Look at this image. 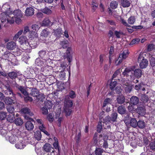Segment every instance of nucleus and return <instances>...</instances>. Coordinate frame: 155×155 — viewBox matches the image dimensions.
<instances>
[{"label": "nucleus", "mask_w": 155, "mask_h": 155, "mask_svg": "<svg viewBox=\"0 0 155 155\" xmlns=\"http://www.w3.org/2000/svg\"><path fill=\"white\" fill-rule=\"evenodd\" d=\"M133 69L131 67L126 68L123 73V74L124 76H126L129 81H132L134 80L135 78H140L142 75V70L139 68L135 69L134 71Z\"/></svg>", "instance_id": "f257e3e1"}, {"label": "nucleus", "mask_w": 155, "mask_h": 155, "mask_svg": "<svg viewBox=\"0 0 155 155\" xmlns=\"http://www.w3.org/2000/svg\"><path fill=\"white\" fill-rule=\"evenodd\" d=\"M13 15L14 16L12 17V18H13L12 19L14 20V23L15 21L17 24H19L21 21L22 20L21 18L22 17V13L21 10H15L13 12Z\"/></svg>", "instance_id": "f03ea898"}, {"label": "nucleus", "mask_w": 155, "mask_h": 155, "mask_svg": "<svg viewBox=\"0 0 155 155\" xmlns=\"http://www.w3.org/2000/svg\"><path fill=\"white\" fill-rule=\"evenodd\" d=\"M11 13L3 12L1 14V21L2 22H7L10 24L14 23L13 18H11L9 15Z\"/></svg>", "instance_id": "7ed1b4c3"}, {"label": "nucleus", "mask_w": 155, "mask_h": 155, "mask_svg": "<svg viewBox=\"0 0 155 155\" xmlns=\"http://www.w3.org/2000/svg\"><path fill=\"white\" fill-rule=\"evenodd\" d=\"M143 55V54L140 53L138 58V61L140 62V67L142 69L146 68L148 64L147 60L144 58Z\"/></svg>", "instance_id": "20e7f679"}, {"label": "nucleus", "mask_w": 155, "mask_h": 155, "mask_svg": "<svg viewBox=\"0 0 155 155\" xmlns=\"http://www.w3.org/2000/svg\"><path fill=\"white\" fill-rule=\"evenodd\" d=\"M38 40H36V39H31L30 41V42L29 43V46H27V48H23V50H24L26 52H31V49H29L30 47L31 48H34L36 47L37 45V41Z\"/></svg>", "instance_id": "39448f33"}, {"label": "nucleus", "mask_w": 155, "mask_h": 155, "mask_svg": "<svg viewBox=\"0 0 155 155\" xmlns=\"http://www.w3.org/2000/svg\"><path fill=\"white\" fill-rule=\"evenodd\" d=\"M18 41L21 45V47L23 49V48H27L28 46L29 43L28 42V39L26 37L24 36L20 37L18 39Z\"/></svg>", "instance_id": "423d86ee"}, {"label": "nucleus", "mask_w": 155, "mask_h": 155, "mask_svg": "<svg viewBox=\"0 0 155 155\" xmlns=\"http://www.w3.org/2000/svg\"><path fill=\"white\" fill-rule=\"evenodd\" d=\"M8 135L5 137V138L6 139L8 140L11 143L14 144L16 141L19 139L17 136L11 134L10 132H8Z\"/></svg>", "instance_id": "0eeeda50"}, {"label": "nucleus", "mask_w": 155, "mask_h": 155, "mask_svg": "<svg viewBox=\"0 0 155 155\" xmlns=\"http://www.w3.org/2000/svg\"><path fill=\"white\" fill-rule=\"evenodd\" d=\"M45 106L42 108V113L43 114L46 115L48 113V109H50L52 107V104L50 101L45 102Z\"/></svg>", "instance_id": "6e6552de"}, {"label": "nucleus", "mask_w": 155, "mask_h": 155, "mask_svg": "<svg viewBox=\"0 0 155 155\" xmlns=\"http://www.w3.org/2000/svg\"><path fill=\"white\" fill-rule=\"evenodd\" d=\"M125 78L123 79L121 81L122 84L123 85V87L124 88L125 91L127 92H130L131 90L132 86L127 82V81L124 80Z\"/></svg>", "instance_id": "1a4fd4ad"}, {"label": "nucleus", "mask_w": 155, "mask_h": 155, "mask_svg": "<svg viewBox=\"0 0 155 155\" xmlns=\"http://www.w3.org/2000/svg\"><path fill=\"white\" fill-rule=\"evenodd\" d=\"M19 140V141L15 144V147L18 149H23L26 146L25 141L22 138Z\"/></svg>", "instance_id": "9d476101"}, {"label": "nucleus", "mask_w": 155, "mask_h": 155, "mask_svg": "<svg viewBox=\"0 0 155 155\" xmlns=\"http://www.w3.org/2000/svg\"><path fill=\"white\" fill-rule=\"evenodd\" d=\"M66 68V66L64 65L61 64L60 66H58L57 68H59V70L58 72H60L59 74L60 77L61 79H63L65 76V73L63 71Z\"/></svg>", "instance_id": "9b49d317"}, {"label": "nucleus", "mask_w": 155, "mask_h": 155, "mask_svg": "<svg viewBox=\"0 0 155 155\" xmlns=\"http://www.w3.org/2000/svg\"><path fill=\"white\" fill-rule=\"evenodd\" d=\"M44 150L48 153H50L51 151L52 152V150L53 151L54 153L53 148L52 147L50 144L48 143H46L45 144L43 147Z\"/></svg>", "instance_id": "f8f14e48"}, {"label": "nucleus", "mask_w": 155, "mask_h": 155, "mask_svg": "<svg viewBox=\"0 0 155 155\" xmlns=\"http://www.w3.org/2000/svg\"><path fill=\"white\" fill-rule=\"evenodd\" d=\"M6 47L8 50H12L16 48V44L13 41L9 42L7 44Z\"/></svg>", "instance_id": "ddd939ff"}, {"label": "nucleus", "mask_w": 155, "mask_h": 155, "mask_svg": "<svg viewBox=\"0 0 155 155\" xmlns=\"http://www.w3.org/2000/svg\"><path fill=\"white\" fill-rule=\"evenodd\" d=\"M2 10L3 12L8 13H12V12L10 10V7L8 3H6L2 7Z\"/></svg>", "instance_id": "4468645a"}, {"label": "nucleus", "mask_w": 155, "mask_h": 155, "mask_svg": "<svg viewBox=\"0 0 155 155\" xmlns=\"http://www.w3.org/2000/svg\"><path fill=\"white\" fill-rule=\"evenodd\" d=\"M16 87L25 96H27L28 95V93L25 87L22 86H19L18 84L16 86Z\"/></svg>", "instance_id": "2eb2a0df"}, {"label": "nucleus", "mask_w": 155, "mask_h": 155, "mask_svg": "<svg viewBox=\"0 0 155 155\" xmlns=\"http://www.w3.org/2000/svg\"><path fill=\"white\" fill-rule=\"evenodd\" d=\"M34 9L32 7L28 8H26L25 11V15L27 16H30L33 15L34 14Z\"/></svg>", "instance_id": "dca6fc26"}, {"label": "nucleus", "mask_w": 155, "mask_h": 155, "mask_svg": "<svg viewBox=\"0 0 155 155\" xmlns=\"http://www.w3.org/2000/svg\"><path fill=\"white\" fill-rule=\"evenodd\" d=\"M21 112L22 113L28 114L30 116H32L34 115L33 113L27 107H25L22 109Z\"/></svg>", "instance_id": "f3484780"}, {"label": "nucleus", "mask_w": 155, "mask_h": 155, "mask_svg": "<svg viewBox=\"0 0 155 155\" xmlns=\"http://www.w3.org/2000/svg\"><path fill=\"white\" fill-rule=\"evenodd\" d=\"M71 50V49L70 47L67 48L66 52L64 56L65 58H67L68 59V61L70 62H71V56L70 53Z\"/></svg>", "instance_id": "a211bd4d"}, {"label": "nucleus", "mask_w": 155, "mask_h": 155, "mask_svg": "<svg viewBox=\"0 0 155 155\" xmlns=\"http://www.w3.org/2000/svg\"><path fill=\"white\" fill-rule=\"evenodd\" d=\"M26 129L28 130H33L34 126L33 124L30 121H27L25 124Z\"/></svg>", "instance_id": "6ab92c4d"}, {"label": "nucleus", "mask_w": 155, "mask_h": 155, "mask_svg": "<svg viewBox=\"0 0 155 155\" xmlns=\"http://www.w3.org/2000/svg\"><path fill=\"white\" fill-rule=\"evenodd\" d=\"M137 111L140 115L144 116L146 113L145 108L142 107H138Z\"/></svg>", "instance_id": "aec40b11"}, {"label": "nucleus", "mask_w": 155, "mask_h": 155, "mask_svg": "<svg viewBox=\"0 0 155 155\" xmlns=\"http://www.w3.org/2000/svg\"><path fill=\"white\" fill-rule=\"evenodd\" d=\"M129 53L128 50L127 49L123 51L122 53L119 54V57L120 58L124 59L128 57Z\"/></svg>", "instance_id": "412c9836"}, {"label": "nucleus", "mask_w": 155, "mask_h": 155, "mask_svg": "<svg viewBox=\"0 0 155 155\" xmlns=\"http://www.w3.org/2000/svg\"><path fill=\"white\" fill-rule=\"evenodd\" d=\"M29 89L31 91L30 94L34 97H37L39 93L38 90L35 88H30Z\"/></svg>", "instance_id": "4be33fe9"}, {"label": "nucleus", "mask_w": 155, "mask_h": 155, "mask_svg": "<svg viewBox=\"0 0 155 155\" xmlns=\"http://www.w3.org/2000/svg\"><path fill=\"white\" fill-rule=\"evenodd\" d=\"M52 25V23L51 22L48 18H46L44 19L42 21V26H47L48 25Z\"/></svg>", "instance_id": "5701e85b"}, {"label": "nucleus", "mask_w": 155, "mask_h": 155, "mask_svg": "<svg viewBox=\"0 0 155 155\" xmlns=\"http://www.w3.org/2000/svg\"><path fill=\"white\" fill-rule=\"evenodd\" d=\"M138 98L136 96H133L130 99V103L133 105H136L139 102Z\"/></svg>", "instance_id": "b1692460"}, {"label": "nucleus", "mask_w": 155, "mask_h": 155, "mask_svg": "<svg viewBox=\"0 0 155 155\" xmlns=\"http://www.w3.org/2000/svg\"><path fill=\"white\" fill-rule=\"evenodd\" d=\"M16 107V106L15 107L12 104L9 105L7 107V110L9 113L13 114Z\"/></svg>", "instance_id": "393cba45"}, {"label": "nucleus", "mask_w": 155, "mask_h": 155, "mask_svg": "<svg viewBox=\"0 0 155 155\" xmlns=\"http://www.w3.org/2000/svg\"><path fill=\"white\" fill-rule=\"evenodd\" d=\"M118 112L121 114H123L126 113V110L125 107L122 105L120 106L117 108Z\"/></svg>", "instance_id": "a878e982"}, {"label": "nucleus", "mask_w": 155, "mask_h": 155, "mask_svg": "<svg viewBox=\"0 0 155 155\" xmlns=\"http://www.w3.org/2000/svg\"><path fill=\"white\" fill-rule=\"evenodd\" d=\"M121 4L123 7H127L130 5V2L128 0H122Z\"/></svg>", "instance_id": "bb28decb"}, {"label": "nucleus", "mask_w": 155, "mask_h": 155, "mask_svg": "<svg viewBox=\"0 0 155 155\" xmlns=\"http://www.w3.org/2000/svg\"><path fill=\"white\" fill-rule=\"evenodd\" d=\"M112 100L109 98H107L105 99L104 101L103 107L104 108V109H105V107L108 104H110L111 103Z\"/></svg>", "instance_id": "cd10ccee"}, {"label": "nucleus", "mask_w": 155, "mask_h": 155, "mask_svg": "<svg viewBox=\"0 0 155 155\" xmlns=\"http://www.w3.org/2000/svg\"><path fill=\"white\" fill-rule=\"evenodd\" d=\"M146 125L145 122L142 120H139L137 122V126L140 128L143 129L145 127Z\"/></svg>", "instance_id": "c85d7f7f"}, {"label": "nucleus", "mask_w": 155, "mask_h": 155, "mask_svg": "<svg viewBox=\"0 0 155 155\" xmlns=\"http://www.w3.org/2000/svg\"><path fill=\"white\" fill-rule=\"evenodd\" d=\"M38 35L37 32L35 31H30V36H29L30 38H33V39L34 38L36 39V40H38Z\"/></svg>", "instance_id": "c756f323"}, {"label": "nucleus", "mask_w": 155, "mask_h": 155, "mask_svg": "<svg viewBox=\"0 0 155 155\" xmlns=\"http://www.w3.org/2000/svg\"><path fill=\"white\" fill-rule=\"evenodd\" d=\"M15 114H13L12 115H11L9 114L8 115L7 120L10 122L12 123L15 120Z\"/></svg>", "instance_id": "7c9ffc66"}, {"label": "nucleus", "mask_w": 155, "mask_h": 155, "mask_svg": "<svg viewBox=\"0 0 155 155\" xmlns=\"http://www.w3.org/2000/svg\"><path fill=\"white\" fill-rule=\"evenodd\" d=\"M43 13L48 15H51L52 13V11L49 8H45L42 10Z\"/></svg>", "instance_id": "2f4dec72"}, {"label": "nucleus", "mask_w": 155, "mask_h": 155, "mask_svg": "<svg viewBox=\"0 0 155 155\" xmlns=\"http://www.w3.org/2000/svg\"><path fill=\"white\" fill-rule=\"evenodd\" d=\"M117 101L118 103L121 104L125 101V98L123 95L118 96L117 98Z\"/></svg>", "instance_id": "473e14b6"}, {"label": "nucleus", "mask_w": 155, "mask_h": 155, "mask_svg": "<svg viewBox=\"0 0 155 155\" xmlns=\"http://www.w3.org/2000/svg\"><path fill=\"white\" fill-rule=\"evenodd\" d=\"M137 122L135 119L132 118L130 120V124L132 127H135L137 126Z\"/></svg>", "instance_id": "72a5a7b5"}, {"label": "nucleus", "mask_w": 155, "mask_h": 155, "mask_svg": "<svg viewBox=\"0 0 155 155\" xmlns=\"http://www.w3.org/2000/svg\"><path fill=\"white\" fill-rule=\"evenodd\" d=\"M35 137L38 140H40L41 137V132L40 131H37L35 134Z\"/></svg>", "instance_id": "f704fd0d"}, {"label": "nucleus", "mask_w": 155, "mask_h": 155, "mask_svg": "<svg viewBox=\"0 0 155 155\" xmlns=\"http://www.w3.org/2000/svg\"><path fill=\"white\" fill-rule=\"evenodd\" d=\"M48 29H44L41 32V35L45 37H46L48 36L50 32L48 31Z\"/></svg>", "instance_id": "c9c22d12"}, {"label": "nucleus", "mask_w": 155, "mask_h": 155, "mask_svg": "<svg viewBox=\"0 0 155 155\" xmlns=\"http://www.w3.org/2000/svg\"><path fill=\"white\" fill-rule=\"evenodd\" d=\"M68 98V96L67 95L66 96L65 98V100L66 103L67 105L69 107H71L73 105L72 101L71 100H68L67 98Z\"/></svg>", "instance_id": "e433bc0d"}, {"label": "nucleus", "mask_w": 155, "mask_h": 155, "mask_svg": "<svg viewBox=\"0 0 155 155\" xmlns=\"http://www.w3.org/2000/svg\"><path fill=\"white\" fill-rule=\"evenodd\" d=\"M14 121L15 123L17 125L21 126L23 124V120L20 118H17Z\"/></svg>", "instance_id": "4c0bfd02"}, {"label": "nucleus", "mask_w": 155, "mask_h": 155, "mask_svg": "<svg viewBox=\"0 0 155 155\" xmlns=\"http://www.w3.org/2000/svg\"><path fill=\"white\" fill-rule=\"evenodd\" d=\"M35 64L38 66H41L44 64V62L39 58H37L35 61Z\"/></svg>", "instance_id": "58836bf2"}, {"label": "nucleus", "mask_w": 155, "mask_h": 155, "mask_svg": "<svg viewBox=\"0 0 155 155\" xmlns=\"http://www.w3.org/2000/svg\"><path fill=\"white\" fill-rule=\"evenodd\" d=\"M7 129H3V128L1 125H0V134L2 135L5 136V137L7 135H5V134L7 133Z\"/></svg>", "instance_id": "ea45409f"}, {"label": "nucleus", "mask_w": 155, "mask_h": 155, "mask_svg": "<svg viewBox=\"0 0 155 155\" xmlns=\"http://www.w3.org/2000/svg\"><path fill=\"white\" fill-rule=\"evenodd\" d=\"M23 32V30H21L19 31L14 37L13 38V40L15 41L19 37V36L22 34Z\"/></svg>", "instance_id": "a19ab883"}, {"label": "nucleus", "mask_w": 155, "mask_h": 155, "mask_svg": "<svg viewBox=\"0 0 155 155\" xmlns=\"http://www.w3.org/2000/svg\"><path fill=\"white\" fill-rule=\"evenodd\" d=\"M104 150L101 148H97L95 151V154L96 155H101V154Z\"/></svg>", "instance_id": "79ce46f5"}, {"label": "nucleus", "mask_w": 155, "mask_h": 155, "mask_svg": "<svg viewBox=\"0 0 155 155\" xmlns=\"http://www.w3.org/2000/svg\"><path fill=\"white\" fill-rule=\"evenodd\" d=\"M8 75L11 79H13L17 77V74L15 72L13 71L8 73Z\"/></svg>", "instance_id": "37998d69"}, {"label": "nucleus", "mask_w": 155, "mask_h": 155, "mask_svg": "<svg viewBox=\"0 0 155 155\" xmlns=\"http://www.w3.org/2000/svg\"><path fill=\"white\" fill-rule=\"evenodd\" d=\"M118 5V3L117 2L113 1L110 3V7L112 9H114L117 7Z\"/></svg>", "instance_id": "c03bdc74"}, {"label": "nucleus", "mask_w": 155, "mask_h": 155, "mask_svg": "<svg viewBox=\"0 0 155 155\" xmlns=\"http://www.w3.org/2000/svg\"><path fill=\"white\" fill-rule=\"evenodd\" d=\"M135 21V18L134 16L130 17L128 20V23L131 25L133 24Z\"/></svg>", "instance_id": "a18cd8bd"}, {"label": "nucleus", "mask_w": 155, "mask_h": 155, "mask_svg": "<svg viewBox=\"0 0 155 155\" xmlns=\"http://www.w3.org/2000/svg\"><path fill=\"white\" fill-rule=\"evenodd\" d=\"M54 34L59 37L62 34V31L61 28L57 29L54 31Z\"/></svg>", "instance_id": "49530a36"}, {"label": "nucleus", "mask_w": 155, "mask_h": 155, "mask_svg": "<svg viewBox=\"0 0 155 155\" xmlns=\"http://www.w3.org/2000/svg\"><path fill=\"white\" fill-rule=\"evenodd\" d=\"M7 116V113L3 111L0 112V120H2L5 119Z\"/></svg>", "instance_id": "de8ad7c7"}, {"label": "nucleus", "mask_w": 155, "mask_h": 155, "mask_svg": "<svg viewBox=\"0 0 155 155\" xmlns=\"http://www.w3.org/2000/svg\"><path fill=\"white\" fill-rule=\"evenodd\" d=\"M8 57L7 60L12 62H13V59L15 58V56L12 53L8 54Z\"/></svg>", "instance_id": "09e8293b"}, {"label": "nucleus", "mask_w": 155, "mask_h": 155, "mask_svg": "<svg viewBox=\"0 0 155 155\" xmlns=\"http://www.w3.org/2000/svg\"><path fill=\"white\" fill-rule=\"evenodd\" d=\"M36 97L37 100L41 101H43L45 98V96L43 94H39V93H38V95L37 97Z\"/></svg>", "instance_id": "8fccbe9b"}, {"label": "nucleus", "mask_w": 155, "mask_h": 155, "mask_svg": "<svg viewBox=\"0 0 155 155\" xmlns=\"http://www.w3.org/2000/svg\"><path fill=\"white\" fill-rule=\"evenodd\" d=\"M69 96L72 99L75 98L76 96V95L75 92L72 90H71L69 93Z\"/></svg>", "instance_id": "3c124183"}, {"label": "nucleus", "mask_w": 155, "mask_h": 155, "mask_svg": "<svg viewBox=\"0 0 155 155\" xmlns=\"http://www.w3.org/2000/svg\"><path fill=\"white\" fill-rule=\"evenodd\" d=\"M140 41V39L139 38H136L133 40L130 44V45H131L134 44H137Z\"/></svg>", "instance_id": "603ef678"}, {"label": "nucleus", "mask_w": 155, "mask_h": 155, "mask_svg": "<svg viewBox=\"0 0 155 155\" xmlns=\"http://www.w3.org/2000/svg\"><path fill=\"white\" fill-rule=\"evenodd\" d=\"M45 50H41L38 53L39 56L42 58H43L44 57L45 55Z\"/></svg>", "instance_id": "864d4df0"}, {"label": "nucleus", "mask_w": 155, "mask_h": 155, "mask_svg": "<svg viewBox=\"0 0 155 155\" xmlns=\"http://www.w3.org/2000/svg\"><path fill=\"white\" fill-rule=\"evenodd\" d=\"M110 118L109 116L106 117L104 119L103 123H105L106 124H109L110 123Z\"/></svg>", "instance_id": "5fc2aeb1"}, {"label": "nucleus", "mask_w": 155, "mask_h": 155, "mask_svg": "<svg viewBox=\"0 0 155 155\" xmlns=\"http://www.w3.org/2000/svg\"><path fill=\"white\" fill-rule=\"evenodd\" d=\"M39 28V26L37 24H33L31 26L32 29L35 31H37L38 30Z\"/></svg>", "instance_id": "6e6d98bb"}, {"label": "nucleus", "mask_w": 155, "mask_h": 155, "mask_svg": "<svg viewBox=\"0 0 155 155\" xmlns=\"http://www.w3.org/2000/svg\"><path fill=\"white\" fill-rule=\"evenodd\" d=\"M150 63L151 66H154L155 65V58L153 57L150 58Z\"/></svg>", "instance_id": "4d7b16f0"}, {"label": "nucleus", "mask_w": 155, "mask_h": 155, "mask_svg": "<svg viewBox=\"0 0 155 155\" xmlns=\"http://www.w3.org/2000/svg\"><path fill=\"white\" fill-rule=\"evenodd\" d=\"M7 91L9 93V94L10 95L12 94V95H13V93L12 91L9 86H7L6 87Z\"/></svg>", "instance_id": "13d9d810"}, {"label": "nucleus", "mask_w": 155, "mask_h": 155, "mask_svg": "<svg viewBox=\"0 0 155 155\" xmlns=\"http://www.w3.org/2000/svg\"><path fill=\"white\" fill-rule=\"evenodd\" d=\"M114 34L117 38H120L121 35L123 34V33L121 31H116L114 32Z\"/></svg>", "instance_id": "bf43d9fd"}, {"label": "nucleus", "mask_w": 155, "mask_h": 155, "mask_svg": "<svg viewBox=\"0 0 155 155\" xmlns=\"http://www.w3.org/2000/svg\"><path fill=\"white\" fill-rule=\"evenodd\" d=\"M5 103L7 104H10L12 102V99L9 97H8L5 99Z\"/></svg>", "instance_id": "052dcab7"}, {"label": "nucleus", "mask_w": 155, "mask_h": 155, "mask_svg": "<svg viewBox=\"0 0 155 155\" xmlns=\"http://www.w3.org/2000/svg\"><path fill=\"white\" fill-rule=\"evenodd\" d=\"M117 114L116 113H114L112 114L111 116V120L113 121H114L117 118Z\"/></svg>", "instance_id": "680f3d73"}, {"label": "nucleus", "mask_w": 155, "mask_h": 155, "mask_svg": "<svg viewBox=\"0 0 155 155\" xmlns=\"http://www.w3.org/2000/svg\"><path fill=\"white\" fill-rule=\"evenodd\" d=\"M39 130L41 131H44L45 129H46V127L44 123L41 125L38 126Z\"/></svg>", "instance_id": "e2e57ef3"}, {"label": "nucleus", "mask_w": 155, "mask_h": 155, "mask_svg": "<svg viewBox=\"0 0 155 155\" xmlns=\"http://www.w3.org/2000/svg\"><path fill=\"white\" fill-rule=\"evenodd\" d=\"M117 84L116 81L111 82L110 84V88L111 89H112L115 87Z\"/></svg>", "instance_id": "0e129e2a"}, {"label": "nucleus", "mask_w": 155, "mask_h": 155, "mask_svg": "<svg viewBox=\"0 0 155 155\" xmlns=\"http://www.w3.org/2000/svg\"><path fill=\"white\" fill-rule=\"evenodd\" d=\"M36 121L38 126L41 125L44 123L43 121L41 119H36Z\"/></svg>", "instance_id": "69168bd1"}, {"label": "nucleus", "mask_w": 155, "mask_h": 155, "mask_svg": "<svg viewBox=\"0 0 155 155\" xmlns=\"http://www.w3.org/2000/svg\"><path fill=\"white\" fill-rule=\"evenodd\" d=\"M47 118L49 121L52 122L54 120V118L52 114H50L48 116Z\"/></svg>", "instance_id": "338daca9"}, {"label": "nucleus", "mask_w": 155, "mask_h": 155, "mask_svg": "<svg viewBox=\"0 0 155 155\" xmlns=\"http://www.w3.org/2000/svg\"><path fill=\"white\" fill-rule=\"evenodd\" d=\"M38 155H55L54 153L52 150V152H51L50 153H42L41 154H39Z\"/></svg>", "instance_id": "774afa93"}]
</instances>
